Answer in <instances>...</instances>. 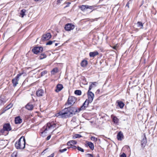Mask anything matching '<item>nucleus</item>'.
<instances>
[{"instance_id": "f257e3e1", "label": "nucleus", "mask_w": 157, "mask_h": 157, "mask_svg": "<svg viewBox=\"0 0 157 157\" xmlns=\"http://www.w3.org/2000/svg\"><path fill=\"white\" fill-rule=\"evenodd\" d=\"M83 110V108H81V106L79 108L70 106L64 109L62 111L56 113V116L57 117L60 116L61 118H67L73 116L76 113Z\"/></svg>"}, {"instance_id": "f03ea898", "label": "nucleus", "mask_w": 157, "mask_h": 157, "mask_svg": "<svg viewBox=\"0 0 157 157\" xmlns=\"http://www.w3.org/2000/svg\"><path fill=\"white\" fill-rule=\"evenodd\" d=\"M87 95L88 99L86 100L81 106V108H83V110L86 109L88 106L89 104L92 102L94 97V94L90 91H88Z\"/></svg>"}, {"instance_id": "7ed1b4c3", "label": "nucleus", "mask_w": 157, "mask_h": 157, "mask_svg": "<svg viewBox=\"0 0 157 157\" xmlns=\"http://www.w3.org/2000/svg\"><path fill=\"white\" fill-rule=\"evenodd\" d=\"M25 138L22 136L15 142V146L17 149H23L25 148Z\"/></svg>"}, {"instance_id": "20e7f679", "label": "nucleus", "mask_w": 157, "mask_h": 157, "mask_svg": "<svg viewBox=\"0 0 157 157\" xmlns=\"http://www.w3.org/2000/svg\"><path fill=\"white\" fill-rule=\"evenodd\" d=\"M77 98L74 96H69L68 98L67 102L65 103L66 106H72V105L75 103Z\"/></svg>"}, {"instance_id": "39448f33", "label": "nucleus", "mask_w": 157, "mask_h": 157, "mask_svg": "<svg viewBox=\"0 0 157 157\" xmlns=\"http://www.w3.org/2000/svg\"><path fill=\"white\" fill-rule=\"evenodd\" d=\"M23 74V73L19 74L17 76L12 80V82L13 84V86L15 87L18 84V81L19 80V77Z\"/></svg>"}, {"instance_id": "423d86ee", "label": "nucleus", "mask_w": 157, "mask_h": 157, "mask_svg": "<svg viewBox=\"0 0 157 157\" xmlns=\"http://www.w3.org/2000/svg\"><path fill=\"white\" fill-rule=\"evenodd\" d=\"M43 49L42 47L36 46L32 49V51L34 54H37L39 53L42 52Z\"/></svg>"}, {"instance_id": "0eeeda50", "label": "nucleus", "mask_w": 157, "mask_h": 157, "mask_svg": "<svg viewBox=\"0 0 157 157\" xmlns=\"http://www.w3.org/2000/svg\"><path fill=\"white\" fill-rule=\"evenodd\" d=\"M64 29L66 31H70L75 28V25L71 23H68L65 25Z\"/></svg>"}, {"instance_id": "6e6552de", "label": "nucleus", "mask_w": 157, "mask_h": 157, "mask_svg": "<svg viewBox=\"0 0 157 157\" xmlns=\"http://www.w3.org/2000/svg\"><path fill=\"white\" fill-rule=\"evenodd\" d=\"M51 37V35L50 33H47L43 35L41 40L45 41L49 40Z\"/></svg>"}, {"instance_id": "1a4fd4ad", "label": "nucleus", "mask_w": 157, "mask_h": 157, "mask_svg": "<svg viewBox=\"0 0 157 157\" xmlns=\"http://www.w3.org/2000/svg\"><path fill=\"white\" fill-rule=\"evenodd\" d=\"M56 125V124L52 122L48 123L47 124V127L45 128L44 132H45L46 131H47L48 128L49 129L52 127L55 128Z\"/></svg>"}, {"instance_id": "9d476101", "label": "nucleus", "mask_w": 157, "mask_h": 157, "mask_svg": "<svg viewBox=\"0 0 157 157\" xmlns=\"http://www.w3.org/2000/svg\"><path fill=\"white\" fill-rule=\"evenodd\" d=\"M3 129L5 131H9L11 130V128L9 123H6L3 126Z\"/></svg>"}, {"instance_id": "9b49d317", "label": "nucleus", "mask_w": 157, "mask_h": 157, "mask_svg": "<svg viewBox=\"0 0 157 157\" xmlns=\"http://www.w3.org/2000/svg\"><path fill=\"white\" fill-rule=\"evenodd\" d=\"M147 142V139L145 135L144 134V137L141 141V145L142 147L144 148Z\"/></svg>"}, {"instance_id": "f8f14e48", "label": "nucleus", "mask_w": 157, "mask_h": 157, "mask_svg": "<svg viewBox=\"0 0 157 157\" xmlns=\"http://www.w3.org/2000/svg\"><path fill=\"white\" fill-rule=\"evenodd\" d=\"M44 93V90L42 89L38 90L36 92V94L38 97L42 96Z\"/></svg>"}, {"instance_id": "ddd939ff", "label": "nucleus", "mask_w": 157, "mask_h": 157, "mask_svg": "<svg viewBox=\"0 0 157 157\" xmlns=\"http://www.w3.org/2000/svg\"><path fill=\"white\" fill-rule=\"evenodd\" d=\"M63 88V86L61 84H58L56 86V89L55 90V91L58 92L61 91Z\"/></svg>"}, {"instance_id": "4468645a", "label": "nucleus", "mask_w": 157, "mask_h": 157, "mask_svg": "<svg viewBox=\"0 0 157 157\" xmlns=\"http://www.w3.org/2000/svg\"><path fill=\"white\" fill-rule=\"evenodd\" d=\"M25 108L29 110H32L34 108L33 105L29 103H28L25 106Z\"/></svg>"}, {"instance_id": "2eb2a0df", "label": "nucleus", "mask_w": 157, "mask_h": 157, "mask_svg": "<svg viewBox=\"0 0 157 157\" xmlns=\"http://www.w3.org/2000/svg\"><path fill=\"white\" fill-rule=\"evenodd\" d=\"M99 53L97 51L91 52L89 53V56L90 57L94 58L97 55H98Z\"/></svg>"}, {"instance_id": "dca6fc26", "label": "nucleus", "mask_w": 157, "mask_h": 157, "mask_svg": "<svg viewBox=\"0 0 157 157\" xmlns=\"http://www.w3.org/2000/svg\"><path fill=\"white\" fill-rule=\"evenodd\" d=\"M22 122V120L20 116L16 117L15 118V122L16 124H21Z\"/></svg>"}, {"instance_id": "f3484780", "label": "nucleus", "mask_w": 157, "mask_h": 157, "mask_svg": "<svg viewBox=\"0 0 157 157\" xmlns=\"http://www.w3.org/2000/svg\"><path fill=\"white\" fill-rule=\"evenodd\" d=\"M123 137V133L121 132H119L117 135V138L118 140H121Z\"/></svg>"}, {"instance_id": "a211bd4d", "label": "nucleus", "mask_w": 157, "mask_h": 157, "mask_svg": "<svg viewBox=\"0 0 157 157\" xmlns=\"http://www.w3.org/2000/svg\"><path fill=\"white\" fill-rule=\"evenodd\" d=\"M117 103L118 106L121 109L123 108L124 105V104L121 101L117 100Z\"/></svg>"}, {"instance_id": "6ab92c4d", "label": "nucleus", "mask_w": 157, "mask_h": 157, "mask_svg": "<svg viewBox=\"0 0 157 157\" xmlns=\"http://www.w3.org/2000/svg\"><path fill=\"white\" fill-rule=\"evenodd\" d=\"M86 145L88 146L92 150H93L94 149V145L91 142H87Z\"/></svg>"}, {"instance_id": "aec40b11", "label": "nucleus", "mask_w": 157, "mask_h": 157, "mask_svg": "<svg viewBox=\"0 0 157 157\" xmlns=\"http://www.w3.org/2000/svg\"><path fill=\"white\" fill-rule=\"evenodd\" d=\"M77 142L74 140H71L69 141L67 143L68 146H72L73 144H76Z\"/></svg>"}, {"instance_id": "412c9836", "label": "nucleus", "mask_w": 157, "mask_h": 157, "mask_svg": "<svg viewBox=\"0 0 157 157\" xmlns=\"http://www.w3.org/2000/svg\"><path fill=\"white\" fill-rule=\"evenodd\" d=\"M88 62L86 60H83L81 63V65L82 67H85L87 64Z\"/></svg>"}, {"instance_id": "4be33fe9", "label": "nucleus", "mask_w": 157, "mask_h": 157, "mask_svg": "<svg viewBox=\"0 0 157 157\" xmlns=\"http://www.w3.org/2000/svg\"><path fill=\"white\" fill-rule=\"evenodd\" d=\"M47 56L44 53H42L40 55L39 58L40 59H42L46 58Z\"/></svg>"}, {"instance_id": "5701e85b", "label": "nucleus", "mask_w": 157, "mask_h": 157, "mask_svg": "<svg viewBox=\"0 0 157 157\" xmlns=\"http://www.w3.org/2000/svg\"><path fill=\"white\" fill-rule=\"evenodd\" d=\"M87 5H82L79 6V8L82 11H85L87 10Z\"/></svg>"}, {"instance_id": "b1692460", "label": "nucleus", "mask_w": 157, "mask_h": 157, "mask_svg": "<svg viewBox=\"0 0 157 157\" xmlns=\"http://www.w3.org/2000/svg\"><path fill=\"white\" fill-rule=\"evenodd\" d=\"M143 23L141 22L138 21L137 23V26L140 29H143Z\"/></svg>"}, {"instance_id": "393cba45", "label": "nucleus", "mask_w": 157, "mask_h": 157, "mask_svg": "<svg viewBox=\"0 0 157 157\" xmlns=\"http://www.w3.org/2000/svg\"><path fill=\"white\" fill-rule=\"evenodd\" d=\"M26 10L24 9H23L20 12V15L21 16V17H23L25 15V13L26 12Z\"/></svg>"}, {"instance_id": "a878e982", "label": "nucleus", "mask_w": 157, "mask_h": 157, "mask_svg": "<svg viewBox=\"0 0 157 157\" xmlns=\"http://www.w3.org/2000/svg\"><path fill=\"white\" fill-rule=\"evenodd\" d=\"M58 72V69L57 68H53L51 71V73L52 74L54 75L55 73Z\"/></svg>"}, {"instance_id": "bb28decb", "label": "nucleus", "mask_w": 157, "mask_h": 157, "mask_svg": "<svg viewBox=\"0 0 157 157\" xmlns=\"http://www.w3.org/2000/svg\"><path fill=\"white\" fill-rule=\"evenodd\" d=\"M74 93L76 95L79 96L81 95L82 91L80 90H76L75 91Z\"/></svg>"}, {"instance_id": "cd10ccee", "label": "nucleus", "mask_w": 157, "mask_h": 157, "mask_svg": "<svg viewBox=\"0 0 157 157\" xmlns=\"http://www.w3.org/2000/svg\"><path fill=\"white\" fill-rule=\"evenodd\" d=\"M113 121L114 123L117 124L118 122V119L116 116L113 117Z\"/></svg>"}, {"instance_id": "c85d7f7f", "label": "nucleus", "mask_w": 157, "mask_h": 157, "mask_svg": "<svg viewBox=\"0 0 157 157\" xmlns=\"http://www.w3.org/2000/svg\"><path fill=\"white\" fill-rule=\"evenodd\" d=\"M12 106V104H9L4 109L5 111H6L9 109Z\"/></svg>"}, {"instance_id": "c756f323", "label": "nucleus", "mask_w": 157, "mask_h": 157, "mask_svg": "<svg viewBox=\"0 0 157 157\" xmlns=\"http://www.w3.org/2000/svg\"><path fill=\"white\" fill-rule=\"evenodd\" d=\"M55 41H51L49 40L46 43V45H51L53 43H54Z\"/></svg>"}, {"instance_id": "7c9ffc66", "label": "nucleus", "mask_w": 157, "mask_h": 157, "mask_svg": "<svg viewBox=\"0 0 157 157\" xmlns=\"http://www.w3.org/2000/svg\"><path fill=\"white\" fill-rule=\"evenodd\" d=\"M6 102L3 98H0V105L4 104Z\"/></svg>"}, {"instance_id": "2f4dec72", "label": "nucleus", "mask_w": 157, "mask_h": 157, "mask_svg": "<svg viewBox=\"0 0 157 157\" xmlns=\"http://www.w3.org/2000/svg\"><path fill=\"white\" fill-rule=\"evenodd\" d=\"M48 73L47 71L46 70H44L41 72V76H43L45 74H47Z\"/></svg>"}, {"instance_id": "473e14b6", "label": "nucleus", "mask_w": 157, "mask_h": 157, "mask_svg": "<svg viewBox=\"0 0 157 157\" xmlns=\"http://www.w3.org/2000/svg\"><path fill=\"white\" fill-rule=\"evenodd\" d=\"M87 9H90V10H91V11H90V12H91L94 8V7L93 6H88V5H87Z\"/></svg>"}, {"instance_id": "72a5a7b5", "label": "nucleus", "mask_w": 157, "mask_h": 157, "mask_svg": "<svg viewBox=\"0 0 157 157\" xmlns=\"http://www.w3.org/2000/svg\"><path fill=\"white\" fill-rule=\"evenodd\" d=\"M82 137V136L81 135L79 134H76L74 136H73V137L74 139H75L77 138H80Z\"/></svg>"}, {"instance_id": "f704fd0d", "label": "nucleus", "mask_w": 157, "mask_h": 157, "mask_svg": "<svg viewBox=\"0 0 157 157\" xmlns=\"http://www.w3.org/2000/svg\"><path fill=\"white\" fill-rule=\"evenodd\" d=\"M90 140L92 141H96L98 140V139L95 137L92 136L90 138Z\"/></svg>"}, {"instance_id": "c9c22d12", "label": "nucleus", "mask_w": 157, "mask_h": 157, "mask_svg": "<svg viewBox=\"0 0 157 157\" xmlns=\"http://www.w3.org/2000/svg\"><path fill=\"white\" fill-rule=\"evenodd\" d=\"M17 153L16 152H14L11 155V156L13 157H17Z\"/></svg>"}, {"instance_id": "e433bc0d", "label": "nucleus", "mask_w": 157, "mask_h": 157, "mask_svg": "<svg viewBox=\"0 0 157 157\" xmlns=\"http://www.w3.org/2000/svg\"><path fill=\"white\" fill-rule=\"evenodd\" d=\"M77 149L79 151H80L82 152H84V149L79 146H78L77 147Z\"/></svg>"}, {"instance_id": "4c0bfd02", "label": "nucleus", "mask_w": 157, "mask_h": 157, "mask_svg": "<svg viewBox=\"0 0 157 157\" xmlns=\"http://www.w3.org/2000/svg\"><path fill=\"white\" fill-rule=\"evenodd\" d=\"M67 150V149L66 148H65L63 149H60L59 150V151L61 153H63L64 152L66 151Z\"/></svg>"}, {"instance_id": "58836bf2", "label": "nucleus", "mask_w": 157, "mask_h": 157, "mask_svg": "<svg viewBox=\"0 0 157 157\" xmlns=\"http://www.w3.org/2000/svg\"><path fill=\"white\" fill-rule=\"evenodd\" d=\"M86 155L87 157H94L93 155L90 154H86Z\"/></svg>"}, {"instance_id": "ea45409f", "label": "nucleus", "mask_w": 157, "mask_h": 157, "mask_svg": "<svg viewBox=\"0 0 157 157\" xmlns=\"http://www.w3.org/2000/svg\"><path fill=\"white\" fill-rule=\"evenodd\" d=\"M120 157H126V155L124 153H123L120 155Z\"/></svg>"}, {"instance_id": "a19ab883", "label": "nucleus", "mask_w": 157, "mask_h": 157, "mask_svg": "<svg viewBox=\"0 0 157 157\" xmlns=\"http://www.w3.org/2000/svg\"><path fill=\"white\" fill-rule=\"evenodd\" d=\"M93 86L92 84H91L90 86H89V90H88V91H90V90L92 89V88H93Z\"/></svg>"}, {"instance_id": "79ce46f5", "label": "nucleus", "mask_w": 157, "mask_h": 157, "mask_svg": "<svg viewBox=\"0 0 157 157\" xmlns=\"http://www.w3.org/2000/svg\"><path fill=\"white\" fill-rule=\"evenodd\" d=\"M51 137V135H49L46 138V140H49L50 138Z\"/></svg>"}, {"instance_id": "37998d69", "label": "nucleus", "mask_w": 157, "mask_h": 157, "mask_svg": "<svg viewBox=\"0 0 157 157\" xmlns=\"http://www.w3.org/2000/svg\"><path fill=\"white\" fill-rule=\"evenodd\" d=\"M63 0H57V4H59L61 2V1H62Z\"/></svg>"}, {"instance_id": "c03bdc74", "label": "nucleus", "mask_w": 157, "mask_h": 157, "mask_svg": "<svg viewBox=\"0 0 157 157\" xmlns=\"http://www.w3.org/2000/svg\"><path fill=\"white\" fill-rule=\"evenodd\" d=\"M71 3V2H68L67 3V5L64 7V8H66L67 7H68L69 6L70 4Z\"/></svg>"}, {"instance_id": "a18cd8bd", "label": "nucleus", "mask_w": 157, "mask_h": 157, "mask_svg": "<svg viewBox=\"0 0 157 157\" xmlns=\"http://www.w3.org/2000/svg\"><path fill=\"white\" fill-rule=\"evenodd\" d=\"M71 148L74 149H75L77 148V147L75 146H73L71 147Z\"/></svg>"}, {"instance_id": "49530a36", "label": "nucleus", "mask_w": 157, "mask_h": 157, "mask_svg": "<svg viewBox=\"0 0 157 157\" xmlns=\"http://www.w3.org/2000/svg\"><path fill=\"white\" fill-rule=\"evenodd\" d=\"M96 82H92V84L93 86H96Z\"/></svg>"}, {"instance_id": "de8ad7c7", "label": "nucleus", "mask_w": 157, "mask_h": 157, "mask_svg": "<svg viewBox=\"0 0 157 157\" xmlns=\"http://www.w3.org/2000/svg\"><path fill=\"white\" fill-rule=\"evenodd\" d=\"M5 131V130H4V129H2V130H1V131H1V132H2H2H4V131Z\"/></svg>"}, {"instance_id": "09e8293b", "label": "nucleus", "mask_w": 157, "mask_h": 157, "mask_svg": "<svg viewBox=\"0 0 157 157\" xmlns=\"http://www.w3.org/2000/svg\"><path fill=\"white\" fill-rule=\"evenodd\" d=\"M129 3H128V2L126 4V6H127V7H129Z\"/></svg>"}, {"instance_id": "8fccbe9b", "label": "nucleus", "mask_w": 157, "mask_h": 157, "mask_svg": "<svg viewBox=\"0 0 157 157\" xmlns=\"http://www.w3.org/2000/svg\"><path fill=\"white\" fill-rule=\"evenodd\" d=\"M58 43H56L55 44V46H57L58 45Z\"/></svg>"}, {"instance_id": "3c124183", "label": "nucleus", "mask_w": 157, "mask_h": 157, "mask_svg": "<svg viewBox=\"0 0 157 157\" xmlns=\"http://www.w3.org/2000/svg\"><path fill=\"white\" fill-rule=\"evenodd\" d=\"M113 48L114 49H116V46H114V47H113Z\"/></svg>"}, {"instance_id": "603ef678", "label": "nucleus", "mask_w": 157, "mask_h": 157, "mask_svg": "<svg viewBox=\"0 0 157 157\" xmlns=\"http://www.w3.org/2000/svg\"><path fill=\"white\" fill-rule=\"evenodd\" d=\"M71 148V147H67V148H68V149H70V148Z\"/></svg>"}, {"instance_id": "864d4df0", "label": "nucleus", "mask_w": 157, "mask_h": 157, "mask_svg": "<svg viewBox=\"0 0 157 157\" xmlns=\"http://www.w3.org/2000/svg\"><path fill=\"white\" fill-rule=\"evenodd\" d=\"M97 157H100L99 155H98L97 156Z\"/></svg>"}]
</instances>
